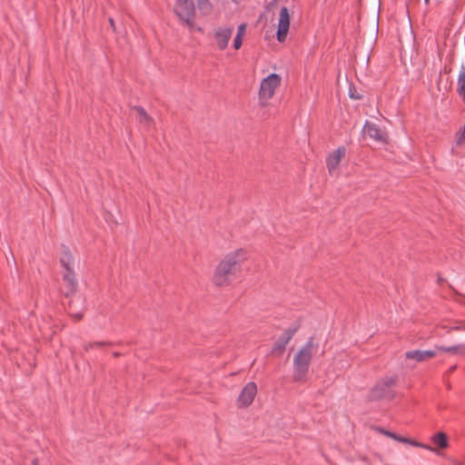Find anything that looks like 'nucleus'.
Segmentation results:
<instances>
[{
  "label": "nucleus",
  "instance_id": "a211bd4d",
  "mask_svg": "<svg viewBox=\"0 0 465 465\" xmlns=\"http://www.w3.org/2000/svg\"><path fill=\"white\" fill-rule=\"evenodd\" d=\"M395 440L402 442V443H409V444H411V445L417 446V447H422L424 449H427V450H432V451L434 450V449L432 447L427 446V445L422 444V443H419V442H417L415 440H410L408 438H404V437L400 436V435H397V439H395Z\"/></svg>",
  "mask_w": 465,
  "mask_h": 465
},
{
  "label": "nucleus",
  "instance_id": "f03ea898",
  "mask_svg": "<svg viewBox=\"0 0 465 465\" xmlns=\"http://www.w3.org/2000/svg\"><path fill=\"white\" fill-rule=\"evenodd\" d=\"M318 343L313 337H310L306 343L293 357V381L303 383L307 381L309 368L313 355L318 351Z\"/></svg>",
  "mask_w": 465,
  "mask_h": 465
},
{
  "label": "nucleus",
  "instance_id": "20e7f679",
  "mask_svg": "<svg viewBox=\"0 0 465 465\" xmlns=\"http://www.w3.org/2000/svg\"><path fill=\"white\" fill-rule=\"evenodd\" d=\"M174 12L179 19L190 30L196 28L194 18L195 10L192 1L189 0H177Z\"/></svg>",
  "mask_w": 465,
  "mask_h": 465
},
{
  "label": "nucleus",
  "instance_id": "f257e3e1",
  "mask_svg": "<svg viewBox=\"0 0 465 465\" xmlns=\"http://www.w3.org/2000/svg\"><path fill=\"white\" fill-rule=\"evenodd\" d=\"M246 259V252L243 249H238L225 255L216 267L213 275L215 285H228L236 280L241 274L242 264Z\"/></svg>",
  "mask_w": 465,
  "mask_h": 465
},
{
  "label": "nucleus",
  "instance_id": "9b49d317",
  "mask_svg": "<svg viewBox=\"0 0 465 465\" xmlns=\"http://www.w3.org/2000/svg\"><path fill=\"white\" fill-rule=\"evenodd\" d=\"M233 27L218 28L214 38L220 50H224L232 35Z\"/></svg>",
  "mask_w": 465,
  "mask_h": 465
},
{
  "label": "nucleus",
  "instance_id": "6e6552de",
  "mask_svg": "<svg viewBox=\"0 0 465 465\" xmlns=\"http://www.w3.org/2000/svg\"><path fill=\"white\" fill-rule=\"evenodd\" d=\"M257 394V386L254 382L247 383L242 390L239 397L238 403L241 407L250 406Z\"/></svg>",
  "mask_w": 465,
  "mask_h": 465
},
{
  "label": "nucleus",
  "instance_id": "39448f33",
  "mask_svg": "<svg viewBox=\"0 0 465 465\" xmlns=\"http://www.w3.org/2000/svg\"><path fill=\"white\" fill-rule=\"evenodd\" d=\"M281 84V77L277 74H271L264 78L260 85L259 96L262 100L271 99L275 93L276 88Z\"/></svg>",
  "mask_w": 465,
  "mask_h": 465
},
{
  "label": "nucleus",
  "instance_id": "412c9836",
  "mask_svg": "<svg viewBox=\"0 0 465 465\" xmlns=\"http://www.w3.org/2000/svg\"><path fill=\"white\" fill-rule=\"evenodd\" d=\"M375 430L377 431H379L380 433H381V434H383V435H385L387 437H390V438H391L393 440L397 439V434L394 433V432H391V431L387 430H385L383 428H381V427H377Z\"/></svg>",
  "mask_w": 465,
  "mask_h": 465
},
{
  "label": "nucleus",
  "instance_id": "473e14b6",
  "mask_svg": "<svg viewBox=\"0 0 465 465\" xmlns=\"http://www.w3.org/2000/svg\"><path fill=\"white\" fill-rule=\"evenodd\" d=\"M234 3H239L240 0H232Z\"/></svg>",
  "mask_w": 465,
  "mask_h": 465
},
{
  "label": "nucleus",
  "instance_id": "423d86ee",
  "mask_svg": "<svg viewBox=\"0 0 465 465\" xmlns=\"http://www.w3.org/2000/svg\"><path fill=\"white\" fill-rule=\"evenodd\" d=\"M298 325L286 329L274 343L271 353L277 356L282 355L285 351L287 344L292 339L293 335L298 331Z\"/></svg>",
  "mask_w": 465,
  "mask_h": 465
},
{
  "label": "nucleus",
  "instance_id": "1a4fd4ad",
  "mask_svg": "<svg viewBox=\"0 0 465 465\" xmlns=\"http://www.w3.org/2000/svg\"><path fill=\"white\" fill-rule=\"evenodd\" d=\"M363 132L370 138L377 142L385 143L387 140V134L381 130L380 127L374 123L366 122L363 127Z\"/></svg>",
  "mask_w": 465,
  "mask_h": 465
},
{
  "label": "nucleus",
  "instance_id": "4be33fe9",
  "mask_svg": "<svg viewBox=\"0 0 465 465\" xmlns=\"http://www.w3.org/2000/svg\"><path fill=\"white\" fill-rule=\"evenodd\" d=\"M421 352H422L424 361L433 358L437 354L436 351H432V350L421 351Z\"/></svg>",
  "mask_w": 465,
  "mask_h": 465
},
{
  "label": "nucleus",
  "instance_id": "c756f323",
  "mask_svg": "<svg viewBox=\"0 0 465 465\" xmlns=\"http://www.w3.org/2000/svg\"><path fill=\"white\" fill-rule=\"evenodd\" d=\"M119 355H120V353H119V352H114V357H118Z\"/></svg>",
  "mask_w": 465,
  "mask_h": 465
},
{
  "label": "nucleus",
  "instance_id": "7c9ffc66",
  "mask_svg": "<svg viewBox=\"0 0 465 465\" xmlns=\"http://www.w3.org/2000/svg\"><path fill=\"white\" fill-rule=\"evenodd\" d=\"M456 369V366H453L450 369V371H453Z\"/></svg>",
  "mask_w": 465,
  "mask_h": 465
},
{
  "label": "nucleus",
  "instance_id": "f8f14e48",
  "mask_svg": "<svg viewBox=\"0 0 465 465\" xmlns=\"http://www.w3.org/2000/svg\"><path fill=\"white\" fill-rule=\"evenodd\" d=\"M346 149L341 146L330 154L326 160L327 168L330 173H332L339 166L341 160L345 156Z\"/></svg>",
  "mask_w": 465,
  "mask_h": 465
},
{
  "label": "nucleus",
  "instance_id": "0eeeda50",
  "mask_svg": "<svg viewBox=\"0 0 465 465\" xmlns=\"http://www.w3.org/2000/svg\"><path fill=\"white\" fill-rule=\"evenodd\" d=\"M290 27V14L287 7L282 6L279 14L278 30H277V40L283 42L286 39Z\"/></svg>",
  "mask_w": 465,
  "mask_h": 465
},
{
  "label": "nucleus",
  "instance_id": "a878e982",
  "mask_svg": "<svg viewBox=\"0 0 465 465\" xmlns=\"http://www.w3.org/2000/svg\"><path fill=\"white\" fill-rule=\"evenodd\" d=\"M450 330L465 331V326L464 325H455V326L450 327Z\"/></svg>",
  "mask_w": 465,
  "mask_h": 465
},
{
  "label": "nucleus",
  "instance_id": "6ab92c4d",
  "mask_svg": "<svg viewBox=\"0 0 465 465\" xmlns=\"http://www.w3.org/2000/svg\"><path fill=\"white\" fill-rule=\"evenodd\" d=\"M405 357L408 360H414L418 362L424 361V358L420 350L409 351L405 353Z\"/></svg>",
  "mask_w": 465,
  "mask_h": 465
},
{
  "label": "nucleus",
  "instance_id": "dca6fc26",
  "mask_svg": "<svg viewBox=\"0 0 465 465\" xmlns=\"http://www.w3.org/2000/svg\"><path fill=\"white\" fill-rule=\"evenodd\" d=\"M457 93L465 103V67L462 66L457 80Z\"/></svg>",
  "mask_w": 465,
  "mask_h": 465
},
{
  "label": "nucleus",
  "instance_id": "7ed1b4c3",
  "mask_svg": "<svg viewBox=\"0 0 465 465\" xmlns=\"http://www.w3.org/2000/svg\"><path fill=\"white\" fill-rule=\"evenodd\" d=\"M397 377H386L379 381L370 391L367 400L377 401L383 399H392L395 396L393 387L396 384Z\"/></svg>",
  "mask_w": 465,
  "mask_h": 465
},
{
  "label": "nucleus",
  "instance_id": "b1692460",
  "mask_svg": "<svg viewBox=\"0 0 465 465\" xmlns=\"http://www.w3.org/2000/svg\"><path fill=\"white\" fill-rule=\"evenodd\" d=\"M242 35H237L235 36L234 38V41H233V47L238 50L240 49V47L242 46Z\"/></svg>",
  "mask_w": 465,
  "mask_h": 465
},
{
  "label": "nucleus",
  "instance_id": "5701e85b",
  "mask_svg": "<svg viewBox=\"0 0 465 465\" xmlns=\"http://www.w3.org/2000/svg\"><path fill=\"white\" fill-rule=\"evenodd\" d=\"M196 2L199 9H209L211 6L209 0H196Z\"/></svg>",
  "mask_w": 465,
  "mask_h": 465
},
{
  "label": "nucleus",
  "instance_id": "c85d7f7f",
  "mask_svg": "<svg viewBox=\"0 0 465 465\" xmlns=\"http://www.w3.org/2000/svg\"><path fill=\"white\" fill-rule=\"evenodd\" d=\"M31 465H39L36 460H34L31 463Z\"/></svg>",
  "mask_w": 465,
  "mask_h": 465
},
{
  "label": "nucleus",
  "instance_id": "bb28decb",
  "mask_svg": "<svg viewBox=\"0 0 465 465\" xmlns=\"http://www.w3.org/2000/svg\"><path fill=\"white\" fill-rule=\"evenodd\" d=\"M109 23H110V25L111 27L114 30V21L113 18H109Z\"/></svg>",
  "mask_w": 465,
  "mask_h": 465
},
{
  "label": "nucleus",
  "instance_id": "cd10ccee",
  "mask_svg": "<svg viewBox=\"0 0 465 465\" xmlns=\"http://www.w3.org/2000/svg\"><path fill=\"white\" fill-rule=\"evenodd\" d=\"M74 316H75V318H76L77 320H80V319L82 318V314H81V313H77V314H75Z\"/></svg>",
  "mask_w": 465,
  "mask_h": 465
},
{
  "label": "nucleus",
  "instance_id": "9d476101",
  "mask_svg": "<svg viewBox=\"0 0 465 465\" xmlns=\"http://www.w3.org/2000/svg\"><path fill=\"white\" fill-rule=\"evenodd\" d=\"M63 282L65 288V296H69L76 292L78 287V282L75 278L74 270L64 271Z\"/></svg>",
  "mask_w": 465,
  "mask_h": 465
},
{
  "label": "nucleus",
  "instance_id": "393cba45",
  "mask_svg": "<svg viewBox=\"0 0 465 465\" xmlns=\"http://www.w3.org/2000/svg\"><path fill=\"white\" fill-rule=\"evenodd\" d=\"M245 30H246V24H241L239 26H238V30H237V35H243L244 33H245Z\"/></svg>",
  "mask_w": 465,
  "mask_h": 465
},
{
  "label": "nucleus",
  "instance_id": "ddd939ff",
  "mask_svg": "<svg viewBox=\"0 0 465 465\" xmlns=\"http://www.w3.org/2000/svg\"><path fill=\"white\" fill-rule=\"evenodd\" d=\"M132 110L136 113V119L141 125L146 128L154 125L153 118L149 115L142 106H133Z\"/></svg>",
  "mask_w": 465,
  "mask_h": 465
},
{
  "label": "nucleus",
  "instance_id": "2eb2a0df",
  "mask_svg": "<svg viewBox=\"0 0 465 465\" xmlns=\"http://www.w3.org/2000/svg\"><path fill=\"white\" fill-rule=\"evenodd\" d=\"M439 351L449 352L455 355H465V343L457 344L453 346H436Z\"/></svg>",
  "mask_w": 465,
  "mask_h": 465
},
{
  "label": "nucleus",
  "instance_id": "aec40b11",
  "mask_svg": "<svg viewBox=\"0 0 465 465\" xmlns=\"http://www.w3.org/2000/svg\"><path fill=\"white\" fill-rule=\"evenodd\" d=\"M110 342H104V341H94V342H89L84 346V349L85 351H88L91 349L102 347L104 345H109Z\"/></svg>",
  "mask_w": 465,
  "mask_h": 465
},
{
  "label": "nucleus",
  "instance_id": "f3484780",
  "mask_svg": "<svg viewBox=\"0 0 465 465\" xmlns=\"http://www.w3.org/2000/svg\"><path fill=\"white\" fill-rule=\"evenodd\" d=\"M432 441L440 449H445L448 447V439L447 435L443 432H438L432 437Z\"/></svg>",
  "mask_w": 465,
  "mask_h": 465
},
{
  "label": "nucleus",
  "instance_id": "2f4dec72",
  "mask_svg": "<svg viewBox=\"0 0 465 465\" xmlns=\"http://www.w3.org/2000/svg\"><path fill=\"white\" fill-rule=\"evenodd\" d=\"M425 4L428 5L430 0H424Z\"/></svg>",
  "mask_w": 465,
  "mask_h": 465
},
{
  "label": "nucleus",
  "instance_id": "4468645a",
  "mask_svg": "<svg viewBox=\"0 0 465 465\" xmlns=\"http://www.w3.org/2000/svg\"><path fill=\"white\" fill-rule=\"evenodd\" d=\"M60 263L64 268V271L73 270L74 258L68 248L64 247L60 257Z\"/></svg>",
  "mask_w": 465,
  "mask_h": 465
}]
</instances>
